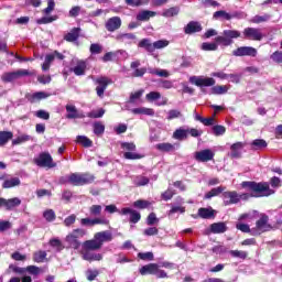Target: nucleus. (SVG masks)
I'll list each match as a JSON object with an SVG mask.
<instances>
[{
    "mask_svg": "<svg viewBox=\"0 0 282 282\" xmlns=\"http://www.w3.org/2000/svg\"><path fill=\"white\" fill-rule=\"evenodd\" d=\"M236 228H237V230H240L241 232H250L253 237H257L260 235V232L257 231V229H254V228L250 229V226H248L246 224L237 223Z\"/></svg>",
    "mask_w": 282,
    "mask_h": 282,
    "instance_id": "7c9ffc66",
    "label": "nucleus"
},
{
    "mask_svg": "<svg viewBox=\"0 0 282 282\" xmlns=\"http://www.w3.org/2000/svg\"><path fill=\"white\" fill-rule=\"evenodd\" d=\"M229 254L236 259H248V252L239 250H230Z\"/></svg>",
    "mask_w": 282,
    "mask_h": 282,
    "instance_id": "603ef678",
    "label": "nucleus"
},
{
    "mask_svg": "<svg viewBox=\"0 0 282 282\" xmlns=\"http://www.w3.org/2000/svg\"><path fill=\"white\" fill-rule=\"evenodd\" d=\"M224 191H226V187L224 186L214 187L205 194L204 199H212V197H217V195H221Z\"/></svg>",
    "mask_w": 282,
    "mask_h": 282,
    "instance_id": "473e14b6",
    "label": "nucleus"
},
{
    "mask_svg": "<svg viewBox=\"0 0 282 282\" xmlns=\"http://www.w3.org/2000/svg\"><path fill=\"white\" fill-rule=\"evenodd\" d=\"M217 48H218L217 43L204 42L202 44V50H204V52H217Z\"/></svg>",
    "mask_w": 282,
    "mask_h": 282,
    "instance_id": "09e8293b",
    "label": "nucleus"
},
{
    "mask_svg": "<svg viewBox=\"0 0 282 282\" xmlns=\"http://www.w3.org/2000/svg\"><path fill=\"white\" fill-rule=\"evenodd\" d=\"M43 217L46 221L52 223L56 220V213L54 209H46L43 212Z\"/></svg>",
    "mask_w": 282,
    "mask_h": 282,
    "instance_id": "a18cd8bd",
    "label": "nucleus"
},
{
    "mask_svg": "<svg viewBox=\"0 0 282 282\" xmlns=\"http://www.w3.org/2000/svg\"><path fill=\"white\" fill-rule=\"evenodd\" d=\"M80 36V28H74L68 32L66 35H64V41H67L68 43H74V41H78V37Z\"/></svg>",
    "mask_w": 282,
    "mask_h": 282,
    "instance_id": "bb28decb",
    "label": "nucleus"
},
{
    "mask_svg": "<svg viewBox=\"0 0 282 282\" xmlns=\"http://www.w3.org/2000/svg\"><path fill=\"white\" fill-rule=\"evenodd\" d=\"M21 206V198H3L0 197V208H4V210H14V208H19Z\"/></svg>",
    "mask_w": 282,
    "mask_h": 282,
    "instance_id": "9b49d317",
    "label": "nucleus"
},
{
    "mask_svg": "<svg viewBox=\"0 0 282 282\" xmlns=\"http://www.w3.org/2000/svg\"><path fill=\"white\" fill-rule=\"evenodd\" d=\"M47 259V252L40 250L33 253V261L35 263H43Z\"/></svg>",
    "mask_w": 282,
    "mask_h": 282,
    "instance_id": "79ce46f5",
    "label": "nucleus"
},
{
    "mask_svg": "<svg viewBox=\"0 0 282 282\" xmlns=\"http://www.w3.org/2000/svg\"><path fill=\"white\" fill-rule=\"evenodd\" d=\"M257 54V48L252 46H240L232 51V56H251L254 58Z\"/></svg>",
    "mask_w": 282,
    "mask_h": 282,
    "instance_id": "2eb2a0df",
    "label": "nucleus"
},
{
    "mask_svg": "<svg viewBox=\"0 0 282 282\" xmlns=\"http://www.w3.org/2000/svg\"><path fill=\"white\" fill-rule=\"evenodd\" d=\"M185 34H195L197 32H202V24L197 21H191L185 28H184Z\"/></svg>",
    "mask_w": 282,
    "mask_h": 282,
    "instance_id": "4be33fe9",
    "label": "nucleus"
},
{
    "mask_svg": "<svg viewBox=\"0 0 282 282\" xmlns=\"http://www.w3.org/2000/svg\"><path fill=\"white\" fill-rule=\"evenodd\" d=\"M239 36H241V32L237 30H225L223 35L217 36L215 41L218 45L228 47V45H232V39H239Z\"/></svg>",
    "mask_w": 282,
    "mask_h": 282,
    "instance_id": "20e7f679",
    "label": "nucleus"
},
{
    "mask_svg": "<svg viewBox=\"0 0 282 282\" xmlns=\"http://www.w3.org/2000/svg\"><path fill=\"white\" fill-rule=\"evenodd\" d=\"M270 58L273 61V63H282V51H275L273 54H271Z\"/></svg>",
    "mask_w": 282,
    "mask_h": 282,
    "instance_id": "e2e57ef3",
    "label": "nucleus"
},
{
    "mask_svg": "<svg viewBox=\"0 0 282 282\" xmlns=\"http://www.w3.org/2000/svg\"><path fill=\"white\" fill-rule=\"evenodd\" d=\"M90 54H102V46L98 43L91 44Z\"/></svg>",
    "mask_w": 282,
    "mask_h": 282,
    "instance_id": "69168bd1",
    "label": "nucleus"
},
{
    "mask_svg": "<svg viewBox=\"0 0 282 282\" xmlns=\"http://www.w3.org/2000/svg\"><path fill=\"white\" fill-rule=\"evenodd\" d=\"M14 186H21L20 177L7 178L2 184V188H14Z\"/></svg>",
    "mask_w": 282,
    "mask_h": 282,
    "instance_id": "c756f323",
    "label": "nucleus"
},
{
    "mask_svg": "<svg viewBox=\"0 0 282 282\" xmlns=\"http://www.w3.org/2000/svg\"><path fill=\"white\" fill-rule=\"evenodd\" d=\"M82 258L84 259V261H89V262H91V261H102V254L91 252V250L83 251Z\"/></svg>",
    "mask_w": 282,
    "mask_h": 282,
    "instance_id": "5701e85b",
    "label": "nucleus"
},
{
    "mask_svg": "<svg viewBox=\"0 0 282 282\" xmlns=\"http://www.w3.org/2000/svg\"><path fill=\"white\" fill-rule=\"evenodd\" d=\"M131 111L137 116H155V110H153V108H133Z\"/></svg>",
    "mask_w": 282,
    "mask_h": 282,
    "instance_id": "2f4dec72",
    "label": "nucleus"
},
{
    "mask_svg": "<svg viewBox=\"0 0 282 282\" xmlns=\"http://www.w3.org/2000/svg\"><path fill=\"white\" fill-rule=\"evenodd\" d=\"M32 72L28 69H18L15 72H9V73H3L1 76V80L3 83H14V80H19V78L23 76H32Z\"/></svg>",
    "mask_w": 282,
    "mask_h": 282,
    "instance_id": "6e6552de",
    "label": "nucleus"
},
{
    "mask_svg": "<svg viewBox=\"0 0 282 282\" xmlns=\"http://www.w3.org/2000/svg\"><path fill=\"white\" fill-rule=\"evenodd\" d=\"M34 164L36 166H40L41 169H55L56 163L54 162V159H52V154L48 152H42L35 158Z\"/></svg>",
    "mask_w": 282,
    "mask_h": 282,
    "instance_id": "0eeeda50",
    "label": "nucleus"
},
{
    "mask_svg": "<svg viewBox=\"0 0 282 282\" xmlns=\"http://www.w3.org/2000/svg\"><path fill=\"white\" fill-rule=\"evenodd\" d=\"M105 116V109L100 108L98 110H93L87 113L88 118H102Z\"/></svg>",
    "mask_w": 282,
    "mask_h": 282,
    "instance_id": "052dcab7",
    "label": "nucleus"
},
{
    "mask_svg": "<svg viewBox=\"0 0 282 282\" xmlns=\"http://www.w3.org/2000/svg\"><path fill=\"white\" fill-rule=\"evenodd\" d=\"M87 235V231L85 229H74L72 232H69L65 237V243H67V248H73V250H78L80 248V240Z\"/></svg>",
    "mask_w": 282,
    "mask_h": 282,
    "instance_id": "f03ea898",
    "label": "nucleus"
},
{
    "mask_svg": "<svg viewBox=\"0 0 282 282\" xmlns=\"http://www.w3.org/2000/svg\"><path fill=\"white\" fill-rule=\"evenodd\" d=\"M155 12L154 11H141L137 14V21H149V19H151L152 17H155Z\"/></svg>",
    "mask_w": 282,
    "mask_h": 282,
    "instance_id": "e433bc0d",
    "label": "nucleus"
},
{
    "mask_svg": "<svg viewBox=\"0 0 282 282\" xmlns=\"http://www.w3.org/2000/svg\"><path fill=\"white\" fill-rule=\"evenodd\" d=\"M77 142H78L79 144H83V147H86V148H89V147H91V145L94 144V142H91V141L89 140V138H87V137H85V135H78V137H77Z\"/></svg>",
    "mask_w": 282,
    "mask_h": 282,
    "instance_id": "6e6d98bb",
    "label": "nucleus"
},
{
    "mask_svg": "<svg viewBox=\"0 0 282 282\" xmlns=\"http://www.w3.org/2000/svg\"><path fill=\"white\" fill-rule=\"evenodd\" d=\"M213 94L216 95H221V94H226L228 91V87L226 86H214L212 88Z\"/></svg>",
    "mask_w": 282,
    "mask_h": 282,
    "instance_id": "0e129e2a",
    "label": "nucleus"
},
{
    "mask_svg": "<svg viewBox=\"0 0 282 282\" xmlns=\"http://www.w3.org/2000/svg\"><path fill=\"white\" fill-rule=\"evenodd\" d=\"M54 63V55L48 54L45 56L44 63L42 64V69L44 72H50V67Z\"/></svg>",
    "mask_w": 282,
    "mask_h": 282,
    "instance_id": "c03bdc74",
    "label": "nucleus"
},
{
    "mask_svg": "<svg viewBox=\"0 0 282 282\" xmlns=\"http://www.w3.org/2000/svg\"><path fill=\"white\" fill-rule=\"evenodd\" d=\"M66 118L67 120H76L80 118H85V113L78 111V108L74 105H66Z\"/></svg>",
    "mask_w": 282,
    "mask_h": 282,
    "instance_id": "6ab92c4d",
    "label": "nucleus"
},
{
    "mask_svg": "<svg viewBox=\"0 0 282 282\" xmlns=\"http://www.w3.org/2000/svg\"><path fill=\"white\" fill-rule=\"evenodd\" d=\"M227 230L228 226L226 223H214L210 225V232H213V235H223Z\"/></svg>",
    "mask_w": 282,
    "mask_h": 282,
    "instance_id": "b1692460",
    "label": "nucleus"
},
{
    "mask_svg": "<svg viewBox=\"0 0 282 282\" xmlns=\"http://www.w3.org/2000/svg\"><path fill=\"white\" fill-rule=\"evenodd\" d=\"M242 188H248L251 191V194L245 193L239 195V202L241 199H250V197H270V195H274V189L270 188V184L267 182H252L245 181L241 183Z\"/></svg>",
    "mask_w": 282,
    "mask_h": 282,
    "instance_id": "f257e3e1",
    "label": "nucleus"
},
{
    "mask_svg": "<svg viewBox=\"0 0 282 282\" xmlns=\"http://www.w3.org/2000/svg\"><path fill=\"white\" fill-rule=\"evenodd\" d=\"M198 217L202 219H213L215 217V210L213 208H199L198 209Z\"/></svg>",
    "mask_w": 282,
    "mask_h": 282,
    "instance_id": "c85d7f7f",
    "label": "nucleus"
},
{
    "mask_svg": "<svg viewBox=\"0 0 282 282\" xmlns=\"http://www.w3.org/2000/svg\"><path fill=\"white\" fill-rule=\"evenodd\" d=\"M174 140H186L188 138V130L184 128H178L173 132Z\"/></svg>",
    "mask_w": 282,
    "mask_h": 282,
    "instance_id": "c9c22d12",
    "label": "nucleus"
},
{
    "mask_svg": "<svg viewBox=\"0 0 282 282\" xmlns=\"http://www.w3.org/2000/svg\"><path fill=\"white\" fill-rule=\"evenodd\" d=\"M86 70L87 63H85V61H78L76 66L70 69V72H74L75 76H85Z\"/></svg>",
    "mask_w": 282,
    "mask_h": 282,
    "instance_id": "cd10ccee",
    "label": "nucleus"
},
{
    "mask_svg": "<svg viewBox=\"0 0 282 282\" xmlns=\"http://www.w3.org/2000/svg\"><path fill=\"white\" fill-rule=\"evenodd\" d=\"M223 202L225 206H230L232 204H239V193L232 191L223 193Z\"/></svg>",
    "mask_w": 282,
    "mask_h": 282,
    "instance_id": "f3484780",
    "label": "nucleus"
},
{
    "mask_svg": "<svg viewBox=\"0 0 282 282\" xmlns=\"http://www.w3.org/2000/svg\"><path fill=\"white\" fill-rule=\"evenodd\" d=\"M145 98L149 100V102H153V100H160V98H162V94L158 91H151L145 95Z\"/></svg>",
    "mask_w": 282,
    "mask_h": 282,
    "instance_id": "bf43d9fd",
    "label": "nucleus"
},
{
    "mask_svg": "<svg viewBox=\"0 0 282 282\" xmlns=\"http://www.w3.org/2000/svg\"><path fill=\"white\" fill-rule=\"evenodd\" d=\"M189 83L196 85V87H214L215 78L192 76L189 77Z\"/></svg>",
    "mask_w": 282,
    "mask_h": 282,
    "instance_id": "f8f14e48",
    "label": "nucleus"
},
{
    "mask_svg": "<svg viewBox=\"0 0 282 282\" xmlns=\"http://www.w3.org/2000/svg\"><path fill=\"white\" fill-rule=\"evenodd\" d=\"M95 135H102L105 133V124L102 122L97 121L93 124Z\"/></svg>",
    "mask_w": 282,
    "mask_h": 282,
    "instance_id": "de8ad7c7",
    "label": "nucleus"
},
{
    "mask_svg": "<svg viewBox=\"0 0 282 282\" xmlns=\"http://www.w3.org/2000/svg\"><path fill=\"white\" fill-rule=\"evenodd\" d=\"M30 140H32V135H30V134H20L18 138L12 140V144H13V147H17L19 144L30 142Z\"/></svg>",
    "mask_w": 282,
    "mask_h": 282,
    "instance_id": "a19ab883",
    "label": "nucleus"
},
{
    "mask_svg": "<svg viewBox=\"0 0 282 282\" xmlns=\"http://www.w3.org/2000/svg\"><path fill=\"white\" fill-rule=\"evenodd\" d=\"M214 135H224L226 133V127L224 126H214L213 127Z\"/></svg>",
    "mask_w": 282,
    "mask_h": 282,
    "instance_id": "338daca9",
    "label": "nucleus"
},
{
    "mask_svg": "<svg viewBox=\"0 0 282 282\" xmlns=\"http://www.w3.org/2000/svg\"><path fill=\"white\" fill-rule=\"evenodd\" d=\"M155 149H158V151H162V153H173V151H175V144L159 143L155 145Z\"/></svg>",
    "mask_w": 282,
    "mask_h": 282,
    "instance_id": "f704fd0d",
    "label": "nucleus"
},
{
    "mask_svg": "<svg viewBox=\"0 0 282 282\" xmlns=\"http://www.w3.org/2000/svg\"><path fill=\"white\" fill-rule=\"evenodd\" d=\"M144 94V89H140L135 93H132L130 95V99L129 102H131L132 105L135 104L137 100H140L142 98V95Z\"/></svg>",
    "mask_w": 282,
    "mask_h": 282,
    "instance_id": "864d4df0",
    "label": "nucleus"
},
{
    "mask_svg": "<svg viewBox=\"0 0 282 282\" xmlns=\"http://www.w3.org/2000/svg\"><path fill=\"white\" fill-rule=\"evenodd\" d=\"M119 215H130V224H138L140 219H142V216L140 215V212H137L135 209L124 207L119 212Z\"/></svg>",
    "mask_w": 282,
    "mask_h": 282,
    "instance_id": "a211bd4d",
    "label": "nucleus"
},
{
    "mask_svg": "<svg viewBox=\"0 0 282 282\" xmlns=\"http://www.w3.org/2000/svg\"><path fill=\"white\" fill-rule=\"evenodd\" d=\"M95 238L97 239L98 243L102 247V243H107L113 240V235L111 231H99L95 234Z\"/></svg>",
    "mask_w": 282,
    "mask_h": 282,
    "instance_id": "412c9836",
    "label": "nucleus"
},
{
    "mask_svg": "<svg viewBox=\"0 0 282 282\" xmlns=\"http://www.w3.org/2000/svg\"><path fill=\"white\" fill-rule=\"evenodd\" d=\"M133 206H134V208L144 209V208H149L151 206V203L149 200L139 199L133 203Z\"/></svg>",
    "mask_w": 282,
    "mask_h": 282,
    "instance_id": "680f3d73",
    "label": "nucleus"
},
{
    "mask_svg": "<svg viewBox=\"0 0 282 282\" xmlns=\"http://www.w3.org/2000/svg\"><path fill=\"white\" fill-rule=\"evenodd\" d=\"M115 41L121 45H133L138 41V36L134 33H117Z\"/></svg>",
    "mask_w": 282,
    "mask_h": 282,
    "instance_id": "1a4fd4ad",
    "label": "nucleus"
},
{
    "mask_svg": "<svg viewBox=\"0 0 282 282\" xmlns=\"http://www.w3.org/2000/svg\"><path fill=\"white\" fill-rule=\"evenodd\" d=\"M14 138L12 131H0V147H6L7 142H10Z\"/></svg>",
    "mask_w": 282,
    "mask_h": 282,
    "instance_id": "72a5a7b5",
    "label": "nucleus"
},
{
    "mask_svg": "<svg viewBox=\"0 0 282 282\" xmlns=\"http://www.w3.org/2000/svg\"><path fill=\"white\" fill-rule=\"evenodd\" d=\"M94 180H96V176L93 174H78V173H72L68 176L69 184H73V186H85V184H93Z\"/></svg>",
    "mask_w": 282,
    "mask_h": 282,
    "instance_id": "7ed1b4c3",
    "label": "nucleus"
},
{
    "mask_svg": "<svg viewBox=\"0 0 282 282\" xmlns=\"http://www.w3.org/2000/svg\"><path fill=\"white\" fill-rule=\"evenodd\" d=\"M164 47H169V40H159L153 43V52L155 50H164Z\"/></svg>",
    "mask_w": 282,
    "mask_h": 282,
    "instance_id": "8fccbe9b",
    "label": "nucleus"
},
{
    "mask_svg": "<svg viewBox=\"0 0 282 282\" xmlns=\"http://www.w3.org/2000/svg\"><path fill=\"white\" fill-rule=\"evenodd\" d=\"M80 224L82 226H97L98 224H105V220L100 219V218H82L80 219Z\"/></svg>",
    "mask_w": 282,
    "mask_h": 282,
    "instance_id": "ea45409f",
    "label": "nucleus"
},
{
    "mask_svg": "<svg viewBox=\"0 0 282 282\" xmlns=\"http://www.w3.org/2000/svg\"><path fill=\"white\" fill-rule=\"evenodd\" d=\"M12 228V223L8 220H0V232H6V230H10Z\"/></svg>",
    "mask_w": 282,
    "mask_h": 282,
    "instance_id": "774afa93",
    "label": "nucleus"
},
{
    "mask_svg": "<svg viewBox=\"0 0 282 282\" xmlns=\"http://www.w3.org/2000/svg\"><path fill=\"white\" fill-rule=\"evenodd\" d=\"M243 39H248L249 41H261L263 39V33L261 29L257 28H246L242 32Z\"/></svg>",
    "mask_w": 282,
    "mask_h": 282,
    "instance_id": "ddd939ff",
    "label": "nucleus"
},
{
    "mask_svg": "<svg viewBox=\"0 0 282 282\" xmlns=\"http://www.w3.org/2000/svg\"><path fill=\"white\" fill-rule=\"evenodd\" d=\"M133 182L135 186H147V184H149L150 181L149 177L147 176H137Z\"/></svg>",
    "mask_w": 282,
    "mask_h": 282,
    "instance_id": "13d9d810",
    "label": "nucleus"
},
{
    "mask_svg": "<svg viewBox=\"0 0 282 282\" xmlns=\"http://www.w3.org/2000/svg\"><path fill=\"white\" fill-rule=\"evenodd\" d=\"M89 213L93 217H98V216H100V213H102V206L93 205L89 207Z\"/></svg>",
    "mask_w": 282,
    "mask_h": 282,
    "instance_id": "4d7b16f0",
    "label": "nucleus"
},
{
    "mask_svg": "<svg viewBox=\"0 0 282 282\" xmlns=\"http://www.w3.org/2000/svg\"><path fill=\"white\" fill-rule=\"evenodd\" d=\"M93 80L95 83L96 87V94L98 96V98H105V91H107V87H109V85L113 84V80L107 76H100L97 78L93 77Z\"/></svg>",
    "mask_w": 282,
    "mask_h": 282,
    "instance_id": "423d86ee",
    "label": "nucleus"
},
{
    "mask_svg": "<svg viewBox=\"0 0 282 282\" xmlns=\"http://www.w3.org/2000/svg\"><path fill=\"white\" fill-rule=\"evenodd\" d=\"M243 147H246L243 142H236L231 144L229 158L232 160H239V158H241V151H243Z\"/></svg>",
    "mask_w": 282,
    "mask_h": 282,
    "instance_id": "aec40b11",
    "label": "nucleus"
},
{
    "mask_svg": "<svg viewBox=\"0 0 282 282\" xmlns=\"http://www.w3.org/2000/svg\"><path fill=\"white\" fill-rule=\"evenodd\" d=\"M107 32H116L122 28V19L120 17H112L105 23Z\"/></svg>",
    "mask_w": 282,
    "mask_h": 282,
    "instance_id": "dca6fc26",
    "label": "nucleus"
},
{
    "mask_svg": "<svg viewBox=\"0 0 282 282\" xmlns=\"http://www.w3.org/2000/svg\"><path fill=\"white\" fill-rule=\"evenodd\" d=\"M100 274V272L97 269H88L86 271V279L87 281H96V278Z\"/></svg>",
    "mask_w": 282,
    "mask_h": 282,
    "instance_id": "3c124183",
    "label": "nucleus"
},
{
    "mask_svg": "<svg viewBox=\"0 0 282 282\" xmlns=\"http://www.w3.org/2000/svg\"><path fill=\"white\" fill-rule=\"evenodd\" d=\"M50 95H47L46 93L44 91H37V93H34V94H29L26 95V99L29 100V102H39L41 100H45V98H48Z\"/></svg>",
    "mask_w": 282,
    "mask_h": 282,
    "instance_id": "393cba45",
    "label": "nucleus"
},
{
    "mask_svg": "<svg viewBox=\"0 0 282 282\" xmlns=\"http://www.w3.org/2000/svg\"><path fill=\"white\" fill-rule=\"evenodd\" d=\"M268 221H270V217L265 214L260 215V219L256 223V230L257 232H269V230H272V225H270Z\"/></svg>",
    "mask_w": 282,
    "mask_h": 282,
    "instance_id": "9d476101",
    "label": "nucleus"
},
{
    "mask_svg": "<svg viewBox=\"0 0 282 282\" xmlns=\"http://www.w3.org/2000/svg\"><path fill=\"white\" fill-rule=\"evenodd\" d=\"M271 15L264 13L263 15H256L251 19V23H265V21H270Z\"/></svg>",
    "mask_w": 282,
    "mask_h": 282,
    "instance_id": "49530a36",
    "label": "nucleus"
},
{
    "mask_svg": "<svg viewBox=\"0 0 282 282\" xmlns=\"http://www.w3.org/2000/svg\"><path fill=\"white\" fill-rule=\"evenodd\" d=\"M83 248H84V251H89V250H100V248H102L97 239L95 238L94 236V239L91 240H86L84 243H83Z\"/></svg>",
    "mask_w": 282,
    "mask_h": 282,
    "instance_id": "a878e982",
    "label": "nucleus"
},
{
    "mask_svg": "<svg viewBox=\"0 0 282 282\" xmlns=\"http://www.w3.org/2000/svg\"><path fill=\"white\" fill-rule=\"evenodd\" d=\"M219 18H223L226 21H230V19H232V15H230V13H228V12H226L224 10H220V11H216L214 13V19H219Z\"/></svg>",
    "mask_w": 282,
    "mask_h": 282,
    "instance_id": "5fc2aeb1",
    "label": "nucleus"
},
{
    "mask_svg": "<svg viewBox=\"0 0 282 282\" xmlns=\"http://www.w3.org/2000/svg\"><path fill=\"white\" fill-rule=\"evenodd\" d=\"M138 47H142L145 50V52H149L150 54H153V43H151V40L143 39L139 42Z\"/></svg>",
    "mask_w": 282,
    "mask_h": 282,
    "instance_id": "4c0bfd02",
    "label": "nucleus"
},
{
    "mask_svg": "<svg viewBox=\"0 0 282 282\" xmlns=\"http://www.w3.org/2000/svg\"><path fill=\"white\" fill-rule=\"evenodd\" d=\"M180 14V7H172L170 9H165L162 12V17H165V19H171L172 17H177Z\"/></svg>",
    "mask_w": 282,
    "mask_h": 282,
    "instance_id": "58836bf2",
    "label": "nucleus"
},
{
    "mask_svg": "<svg viewBox=\"0 0 282 282\" xmlns=\"http://www.w3.org/2000/svg\"><path fill=\"white\" fill-rule=\"evenodd\" d=\"M139 272L142 276H147V274H153L154 276H156V279H166L169 276V274H166L164 270L160 269V265H158V263L145 264L139 270Z\"/></svg>",
    "mask_w": 282,
    "mask_h": 282,
    "instance_id": "39448f33",
    "label": "nucleus"
},
{
    "mask_svg": "<svg viewBox=\"0 0 282 282\" xmlns=\"http://www.w3.org/2000/svg\"><path fill=\"white\" fill-rule=\"evenodd\" d=\"M50 246H52V248H55L56 252H61L65 249V247L63 246V242L58 238L51 239Z\"/></svg>",
    "mask_w": 282,
    "mask_h": 282,
    "instance_id": "37998d69",
    "label": "nucleus"
},
{
    "mask_svg": "<svg viewBox=\"0 0 282 282\" xmlns=\"http://www.w3.org/2000/svg\"><path fill=\"white\" fill-rule=\"evenodd\" d=\"M196 162H210L215 160V152L210 149L200 150L194 153Z\"/></svg>",
    "mask_w": 282,
    "mask_h": 282,
    "instance_id": "4468645a",
    "label": "nucleus"
}]
</instances>
